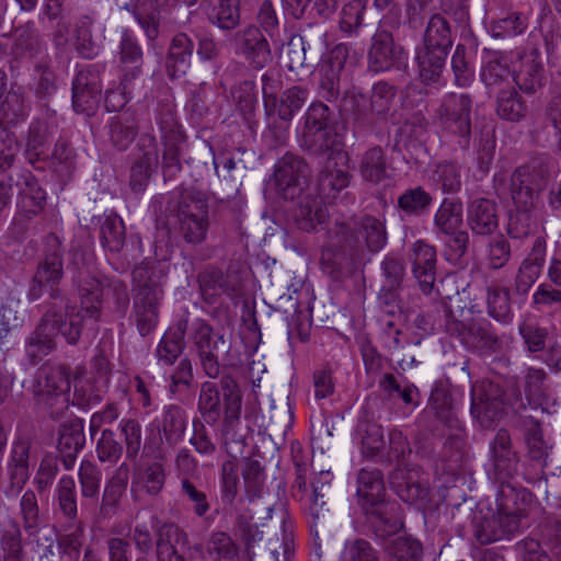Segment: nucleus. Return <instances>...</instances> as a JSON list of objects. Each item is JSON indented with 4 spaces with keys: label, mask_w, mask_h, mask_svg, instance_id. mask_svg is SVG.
Segmentation results:
<instances>
[{
    "label": "nucleus",
    "mask_w": 561,
    "mask_h": 561,
    "mask_svg": "<svg viewBox=\"0 0 561 561\" xmlns=\"http://www.w3.org/2000/svg\"><path fill=\"white\" fill-rule=\"evenodd\" d=\"M71 272L80 307L72 306L69 299L49 304L25 342V354L32 365L38 364L56 348L57 334H60L68 344L77 345L84 327L98 329V322L102 317L104 279L78 251L72 253Z\"/></svg>",
    "instance_id": "f257e3e1"
},
{
    "label": "nucleus",
    "mask_w": 561,
    "mask_h": 561,
    "mask_svg": "<svg viewBox=\"0 0 561 561\" xmlns=\"http://www.w3.org/2000/svg\"><path fill=\"white\" fill-rule=\"evenodd\" d=\"M388 241L385 220L373 215L336 219L327 232L320 264L323 273L339 280L352 273L369 253L381 251Z\"/></svg>",
    "instance_id": "f03ea898"
},
{
    "label": "nucleus",
    "mask_w": 561,
    "mask_h": 561,
    "mask_svg": "<svg viewBox=\"0 0 561 561\" xmlns=\"http://www.w3.org/2000/svg\"><path fill=\"white\" fill-rule=\"evenodd\" d=\"M218 381L201 385L197 409L205 423L216 424L221 415V435L227 453H242L245 438L239 433L241 424L242 392L230 373H220Z\"/></svg>",
    "instance_id": "7ed1b4c3"
},
{
    "label": "nucleus",
    "mask_w": 561,
    "mask_h": 561,
    "mask_svg": "<svg viewBox=\"0 0 561 561\" xmlns=\"http://www.w3.org/2000/svg\"><path fill=\"white\" fill-rule=\"evenodd\" d=\"M162 277V271L154 264L141 263L133 271V314L142 336L151 333L158 323Z\"/></svg>",
    "instance_id": "20e7f679"
},
{
    "label": "nucleus",
    "mask_w": 561,
    "mask_h": 561,
    "mask_svg": "<svg viewBox=\"0 0 561 561\" xmlns=\"http://www.w3.org/2000/svg\"><path fill=\"white\" fill-rule=\"evenodd\" d=\"M300 147L312 154L336 152L343 145V136L333 111L323 102L314 101L304 115L299 138Z\"/></svg>",
    "instance_id": "39448f33"
},
{
    "label": "nucleus",
    "mask_w": 561,
    "mask_h": 561,
    "mask_svg": "<svg viewBox=\"0 0 561 561\" xmlns=\"http://www.w3.org/2000/svg\"><path fill=\"white\" fill-rule=\"evenodd\" d=\"M169 210L186 243L201 244L206 240L210 222L208 198L205 193L193 187L182 188L178 196L169 202Z\"/></svg>",
    "instance_id": "423d86ee"
},
{
    "label": "nucleus",
    "mask_w": 561,
    "mask_h": 561,
    "mask_svg": "<svg viewBox=\"0 0 561 561\" xmlns=\"http://www.w3.org/2000/svg\"><path fill=\"white\" fill-rule=\"evenodd\" d=\"M444 312L445 332L449 336L458 339L468 351L479 355H491L503 350L504 341L489 320L484 318L460 320L447 306H445Z\"/></svg>",
    "instance_id": "0eeeda50"
},
{
    "label": "nucleus",
    "mask_w": 561,
    "mask_h": 561,
    "mask_svg": "<svg viewBox=\"0 0 561 561\" xmlns=\"http://www.w3.org/2000/svg\"><path fill=\"white\" fill-rule=\"evenodd\" d=\"M70 368L64 364L46 362L36 374L33 394L36 402L49 411L54 419L64 415L69 405Z\"/></svg>",
    "instance_id": "6e6552de"
},
{
    "label": "nucleus",
    "mask_w": 561,
    "mask_h": 561,
    "mask_svg": "<svg viewBox=\"0 0 561 561\" xmlns=\"http://www.w3.org/2000/svg\"><path fill=\"white\" fill-rule=\"evenodd\" d=\"M188 337L196 350L203 373L210 379L220 375V355L228 354L231 341L221 330H215L206 320L196 318L188 322Z\"/></svg>",
    "instance_id": "1a4fd4ad"
},
{
    "label": "nucleus",
    "mask_w": 561,
    "mask_h": 561,
    "mask_svg": "<svg viewBox=\"0 0 561 561\" xmlns=\"http://www.w3.org/2000/svg\"><path fill=\"white\" fill-rule=\"evenodd\" d=\"M551 160L545 154L531 157L511 176V196L516 207H535L550 180Z\"/></svg>",
    "instance_id": "9d476101"
},
{
    "label": "nucleus",
    "mask_w": 561,
    "mask_h": 561,
    "mask_svg": "<svg viewBox=\"0 0 561 561\" xmlns=\"http://www.w3.org/2000/svg\"><path fill=\"white\" fill-rule=\"evenodd\" d=\"M64 277V250L60 239L50 233L45 238V248L43 259L38 262L37 270L33 276L27 297L30 300H37L44 288L49 291L53 302H59L60 299H67L61 296L58 287Z\"/></svg>",
    "instance_id": "9b49d317"
},
{
    "label": "nucleus",
    "mask_w": 561,
    "mask_h": 561,
    "mask_svg": "<svg viewBox=\"0 0 561 561\" xmlns=\"http://www.w3.org/2000/svg\"><path fill=\"white\" fill-rule=\"evenodd\" d=\"M309 167L298 156L286 153L275 164L273 183L280 198L293 201L300 197L309 185Z\"/></svg>",
    "instance_id": "f8f14e48"
},
{
    "label": "nucleus",
    "mask_w": 561,
    "mask_h": 561,
    "mask_svg": "<svg viewBox=\"0 0 561 561\" xmlns=\"http://www.w3.org/2000/svg\"><path fill=\"white\" fill-rule=\"evenodd\" d=\"M523 432L528 465L522 474L528 483L546 480L545 468L552 445L545 439L541 424L534 417L523 420Z\"/></svg>",
    "instance_id": "ddd939ff"
},
{
    "label": "nucleus",
    "mask_w": 561,
    "mask_h": 561,
    "mask_svg": "<svg viewBox=\"0 0 561 561\" xmlns=\"http://www.w3.org/2000/svg\"><path fill=\"white\" fill-rule=\"evenodd\" d=\"M489 478L494 483L513 482L519 473V453L514 448L511 434L501 428L490 442Z\"/></svg>",
    "instance_id": "4468645a"
},
{
    "label": "nucleus",
    "mask_w": 561,
    "mask_h": 561,
    "mask_svg": "<svg viewBox=\"0 0 561 561\" xmlns=\"http://www.w3.org/2000/svg\"><path fill=\"white\" fill-rule=\"evenodd\" d=\"M472 96L469 93L451 92L447 94L439 107V117L445 128L459 138L461 148L469 146L471 136Z\"/></svg>",
    "instance_id": "2eb2a0df"
},
{
    "label": "nucleus",
    "mask_w": 561,
    "mask_h": 561,
    "mask_svg": "<svg viewBox=\"0 0 561 561\" xmlns=\"http://www.w3.org/2000/svg\"><path fill=\"white\" fill-rule=\"evenodd\" d=\"M186 424L187 416L183 408L176 404L164 407L161 419L157 421L158 437H148L146 447L157 453L159 458L165 457L170 449L184 439Z\"/></svg>",
    "instance_id": "dca6fc26"
},
{
    "label": "nucleus",
    "mask_w": 561,
    "mask_h": 561,
    "mask_svg": "<svg viewBox=\"0 0 561 561\" xmlns=\"http://www.w3.org/2000/svg\"><path fill=\"white\" fill-rule=\"evenodd\" d=\"M472 529L476 540L485 546L513 539L522 530V520L497 511L483 513L480 510L473 515Z\"/></svg>",
    "instance_id": "f3484780"
},
{
    "label": "nucleus",
    "mask_w": 561,
    "mask_h": 561,
    "mask_svg": "<svg viewBox=\"0 0 561 561\" xmlns=\"http://www.w3.org/2000/svg\"><path fill=\"white\" fill-rule=\"evenodd\" d=\"M101 64H92L78 71L72 81V107L76 113L91 116L95 113L103 90Z\"/></svg>",
    "instance_id": "a211bd4d"
},
{
    "label": "nucleus",
    "mask_w": 561,
    "mask_h": 561,
    "mask_svg": "<svg viewBox=\"0 0 561 561\" xmlns=\"http://www.w3.org/2000/svg\"><path fill=\"white\" fill-rule=\"evenodd\" d=\"M201 294L207 304H213L221 295L233 296L242 288V275L230 265L226 272L214 265H206L197 274Z\"/></svg>",
    "instance_id": "6ab92c4d"
},
{
    "label": "nucleus",
    "mask_w": 561,
    "mask_h": 561,
    "mask_svg": "<svg viewBox=\"0 0 561 561\" xmlns=\"http://www.w3.org/2000/svg\"><path fill=\"white\" fill-rule=\"evenodd\" d=\"M505 413L503 391L493 382H486L471 392V414L482 428H491Z\"/></svg>",
    "instance_id": "aec40b11"
},
{
    "label": "nucleus",
    "mask_w": 561,
    "mask_h": 561,
    "mask_svg": "<svg viewBox=\"0 0 561 561\" xmlns=\"http://www.w3.org/2000/svg\"><path fill=\"white\" fill-rule=\"evenodd\" d=\"M158 124L162 133V173L164 180L173 179L181 170V156L184 137L178 128L174 115L171 111L161 113Z\"/></svg>",
    "instance_id": "412c9836"
},
{
    "label": "nucleus",
    "mask_w": 561,
    "mask_h": 561,
    "mask_svg": "<svg viewBox=\"0 0 561 561\" xmlns=\"http://www.w3.org/2000/svg\"><path fill=\"white\" fill-rule=\"evenodd\" d=\"M362 507L367 526L377 538L386 540L402 529L403 522L397 502L382 500L373 504H362Z\"/></svg>",
    "instance_id": "4be33fe9"
},
{
    "label": "nucleus",
    "mask_w": 561,
    "mask_h": 561,
    "mask_svg": "<svg viewBox=\"0 0 561 561\" xmlns=\"http://www.w3.org/2000/svg\"><path fill=\"white\" fill-rule=\"evenodd\" d=\"M231 41L236 53L241 55L253 69H262L271 60L270 44L255 25H248L237 31Z\"/></svg>",
    "instance_id": "5701e85b"
},
{
    "label": "nucleus",
    "mask_w": 561,
    "mask_h": 561,
    "mask_svg": "<svg viewBox=\"0 0 561 561\" xmlns=\"http://www.w3.org/2000/svg\"><path fill=\"white\" fill-rule=\"evenodd\" d=\"M546 70L541 54L531 48L518 55L513 66V81L526 94H535L546 84Z\"/></svg>",
    "instance_id": "b1692460"
},
{
    "label": "nucleus",
    "mask_w": 561,
    "mask_h": 561,
    "mask_svg": "<svg viewBox=\"0 0 561 561\" xmlns=\"http://www.w3.org/2000/svg\"><path fill=\"white\" fill-rule=\"evenodd\" d=\"M405 60L404 48L396 44L390 32L382 30L373 36L368 51V68L370 71H388L404 64Z\"/></svg>",
    "instance_id": "393cba45"
},
{
    "label": "nucleus",
    "mask_w": 561,
    "mask_h": 561,
    "mask_svg": "<svg viewBox=\"0 0 561 561\" xmlns=\"http://www.w3.org/2000/svg\"><path fill=\"white\" fill-rule=\"evenodd\" d=\"M137 146L141 154L131 164L129 185L133 192L141 193L158 168L159 151L156 137L149 133L140 137Z\"/></svg>",
    "instance_id": "a878e982"
},
{
    "label": "nucleus",
    "mask_w": 561,
    "mask_h": 561,
    "mask_svg": "<svg viewBox=\"0 0 561 561\" xmlns=\"http://www.w3.org/2000/svg\"><path fill=\"white\" fill-rule=\"evenodd\" d=\"M18 213L13 219V225L21 226V229H24V221L31 220L44 209L46 193L28 171L21 174V181L18 182Z\"/></svg>",
    "instance_id": "bb28decb"
},
{
    "label": "nucleus",
    "mask_w": 561,
    "mask_h": 561,
    "mask_svg": "<svg viewBox=\"0 0 561 561\" xmlns=\"http://www.w3.org/2000/svg\"><path fill=\"white\" fill-rule=\"evenodd\" d=\"M499 205L492 198L476 197L467 204V226L478 237H488L499 229Z\"/></svg>",
    "instance_id": "cd10ccee"
},
{
    "label": "nucleus",
    "mask_w": 561,
    "mask_h": 561,
    "mask_svg": "<svg viewBox=\"0 0 561 561\" xmlns=\"http://www.w3.org/2000/svg\"><path fill=\"white\" fill-rule=\"evenodd\" d=\"M426 413L445 427H458L459 419L457 416V402L454 388L448 380H438L435 382L426 409Z\"/></svg>",
    "instance_id": "c85d7f7f"
},
{
    "label": "nucleus",
    "mask_w": 561,
    "mask_h": 561,
    "mask_svg": "<svg viewBox=\"0 0 561 561\" xmlns=\"http://www.w3.org/2000/svg\"><path fill=\"white\" fill-rule=\"evenodd\" d=\"M58 434L57 449L65 469L70 470L85 444L84 421L69 420L60 425Z\"/></svg>",
    "instance_id": "c756f323"
},
{
    "label": "nucleus",
    "mask_w": 561,
    "mask_h": 561,
    "mask_svg": "<svg viewBox=\"0 0 561 561\" xmlns=\"http://www.w3.org/2000/svg\"><path fill=\"white\" fill-rule=\"evenodd\" d=\"M497 484L496 511L512 517H517L523 522L528 516L529 507L533 504V494L527 489L513 482Z\"/></svg>",
    "instance_id": "7c9ffc66"
},
{
    "label": "nucleus",
    "mask_w": 561,
    "mask_h": 561,
    "mask_svg": "<svg viewBox=\"0 0 561 561\" xmlns=\"http://www.w3.org/2000/svg\"><path fill=\"white\" fill-rule=\"evenodd\" d=\"M195 44L184 32L176 33L169 45L164 67L170 79L184 76L191 67Z\"/></svg>",
    "instance_id": "2f4dec72"
},
{
    "label": "nucleus",
    "mask_w": 561,
    "mask_h": 561,
    "mask_svg": "<svg viewBox=\"0 0 561 561\" xmlns=\"http://www.w3.org/2000/svg\"><path fill=\"white\" fill-rule=\"evenodd\" d=\"M4 77L5 73L0 71V126L8 128L26 119L28 106L20 88L7 90Z\"/></svg>",
    "instance_id": "473e14b6"
},
{
    "label": "nucleus",
    "mask_w": 561,
    "mask_h": 561,
    "mask_svg": "<svg viewBox=\"0 0 561 561\" xmlns=\"http://www.w3.org/2000/svg\"><path fill=\"white\" fill-rule=\"evenodd\" d=\"M31 448L32 442L28 437H19L12 444L7 469L10 479L9 491L13 494L19 493L30 478Z\"/></svg>",
    "instance_id": "72a5a7b5"
},
{
    "label": "nucleus",
    "mask_w": 561,
    "mask_h": 561,
    "mask_svg": "<svg viewBox=\"0 0 561 561\" xmlns=\"http://www.w3.org/2000/svg\"><path fill=\"white\" fill-rule=\"evenodd\" d=\"M546 240L537 237L527 257L522 262L516 278L515 291L517 295H526L538 279L546 257Z\"/></svg>",
    "instance_id": "f704fd0d"
},
{
    "label": "nucleus",
    "mask_w": 561,
    "mask_h": 561,
    "mask_svg": "<svg viewBox=\"0 0 561 561\" xmlns=\"http://www.w3.org/2000/svg\"><path fill=\"white\" fill-rule=\"evenodd\" d=\"M105 130L110 145L117 151H126L139 131L136 115L129 111L114 115L106 122Z\"/></svg>",
    "instance_id": "c9c22d12"
},
{
    "label": "nucleus",
    "mask_w": 561,
    "mask_h": 561,
    "mask_svg": "<svg viewBox=\"0 0 561 561\" xmlns=\"http://www.w3.org/2000/svg\"><path fill=\"white\" fill-rule=\"evenodd\" d=\"M188 330V317H181L171 325L161 337L156 356L158 363L171 366L180 357L185 348V334Z\"/></svg>",
    "instance_id": "e433bc0d"
},
{
    "label": "nucleus",
    "mask_w": 561,
    "mask_h": 561,
    "mask_svg": "<svg viewBox=\"0 0 561 561\" xmlns=\"http://www.w3.org/2000/svg\"><path fill=\"white\" fill-rule=\"evenodd\" d=\"M413 273L421 289L430 294L435 283L436 251L422 240L412 247Z\"/></svg>",
    "instance_id": "4c0bfd02"
},
{
    "label": "nucleus",
    "mask_w": 561,
    "mask_h": 561,
    "mask_svg": "<svg viewBox=\"0 0 561 561\" xmlns=\"http://www.w3.org/2000/svg\"><path fill=\"white\" fill-rule=\"evenodd\" d=\"M449 49L421 46L416 49L415 60L419 77L424 84L436 83L446 69Z\"/></svg>",
    "instance_id": "58836bf2"
},
{
    "label": "nucleus",
    "mask_w": 561,
    "mask_h": 561,
    "mask_svg": "<svg viewBox=\"0 0 561 561\" xmlns=\"http://www.w3.org/2000/svg\"><path fill=\"white\" fill-rule=\"evenodd\" d=\"M202 7L208 22L221 31H232L241 23L240 0H205Z\"/></svg>",
    "instance_id": "ea45409f"
},
{
    "label": "nucleus",
    "mask_w": 561,
    "mask_h": 561,
    "mask_svg": "<svg viewBox=\"0 0 561 561\" xmlns=\"http://www.w3.org/2000/svg\"><path fill=\"white\" fill-rule=\"evenodd\" d=\"M158 561H185L181 548L187 545L186 534L173 523H164L158 529L157 537Z\"/></svg>",
    "instance_id": "a19ab883"
},
{
    "label": "nucleus",
    "mask_w": 561,
    "mask_h": 561,
    "mask_svg": "<svg viewBox=\"0 0 561 561\" xmlns=\"http://www.w3.org/2000/svg\"><path fill=\"white\" fill-rule=\"evenodd\" d=\"M350 179L348 171L329 158L318 176V193L321 201L333 203L337 194L348 186Z\"/></svg>",
    "instance_id": "79ce46f5"
},
{
    "label": "nucleus",
    "mask_w": 561,
    "mask_h": 561,
    "mask_svg": "<svg viewBox=\"0 0 561 561\" xmlns=\"http://www.w3.org/2000/svg\"><path fill=\"white\" fill-rule=\"evenodd\" d=\"M128 477L129 467L126 462H123L105 484L100 505V515L102 517L110 518L117 513L127 488Z\"/></svg>",
    "instance_id": "37998d69"
},
{
    "label": "nucleus",
    "mask_w": 561,
    "mask_h": 561,
    "mask_svg": "<svg viewBox=\"0 0 561 561\" xmlns=\"http://www.w3.org/2000/svg\"><path fill=\"white\" fill-rule=\"evenodd\" d=\"M309 98V89L305 85L287 88L271 106V116L276 115L287 125L298 113Z\"/></svg>",
    "instance_id": "c03bdc74"
},
{
    "label": "nucleus",
    "mask_w": 561,
    "mask_h": 561,
    "mask_svg": "<svg viewBox=\"0 0 561 561\" xmlns=\"http://www.w3.org/2000/svg\"><path fill=\"white\" fill-rule=\"evenodd\" d=\"M481 68V80L486 87H497L510 78L513 79V69L508 57L502 51L485 50Z\"/></svg>",
    "instance_id": "a18cd8bd"
},
{
    "label": "nucleus",
    "mask_w": 561,
    "mask_h": 561,
    "mask_svg": "<svg viewBox=\"0 0 561 561\" xmlns=\"http://www.w3.org/2000/svg\"><path fill=\"white\" fill-rule=\"evenodd\" d=\"M529 113V107L515 88L501 89L496 95V114L500 118L519 123L524 121Z\"/></svg>",
    "instance_id": "49530a36"
},
{
    "label": "nucleus",
    "mask_w": 561,
    "mask_h": 561,
    "mask_svg": "<svg viewBox=\"0 0 561 561\" xmlns=\"http://www.w3.org/2000/svg\"><path fill=\"white\" fill-rule=\"evenodd\" d=\"M46 50L45 43L34 24L27 23L16 30L15 41L11 53L15 59H32Z\"/></svg>",
    "instance_id": "de8ad7c7"
},
{
    "label": "nucleus",
    "mask_w": 561,
    "mask_h": 561,
    "mask_svg": "<svg viewBox=\"0 0 561 561\" xmlns=\"http://www.w3.org/2000/svg\"><path fill=\"white\" fill-rule=\"evenodd\" d=\"M486 311L500 323L507 324L513 320L510 288L500 284H491L486 288Z\"/></svg>",
    "instance_id": "09e8293b"
},
{
    "label": "nucleus",
    "mask_w": 561,
    "mask_h": 561,
    "mask_svg": "<svg viewBox=\"0 0 561 561\" xmlns=\"http://www.w3.org/2000/svg\"><path fill=\"white\" fill-rule=\"evenodd\" d=\"M462 203L457 198H444L434 215V228L438 234L451 233L462 225Z\"/></svg>",
    "instance_id": "8fccbe9b"
},
{
    "label": "nucleus",
    "mask_w": 561,
    "mask_h": 561,
    "mask_svg": "<svg viewBox=\"0 0 561 561\" xmlns=\"http://www.w3.org/2000/svg\"><path fill=\"white\" fill-rule=\"evenodd\" d=\"M546 376L542 369L528 368L525 376V393L530 407L551 413L550 408L554 405V400L551 401L545 392Z\"/></svg>",
    "instance_id": "3c124183"
},
{
    "label": "nucleus",
    "mask_w": 561,
    "mask_h": 561,
    "mask_svg": "<svg viewBox=\"0 0 561 561\" xmlns=\"http://www.w3.org/2000/svg\"><path fill=\"white\" fill-rule=\"evenodd\" d=\"M131 7L133 14L147 38L154 41L160 28L159 0H136Z\"/></svg>",
    "instance_id": "603ef678"
},
{
    "label": "nucleus",
    "mask_w": 561,
    "mask_h": 561,
    "mask_svg": "<svg viewBox=\"0 0 561 561\" xmlns=\"http://www.w3.org/2000/svg\"><path fill=\"white\" fill-rule=\"evenodd\" d=\"M386 561H422L423 546L411 536H400L385 547Z\"/></svg>",
    "instance_id": "864d4df0"
},
{
    "label": "nucleus",
    "mask_w": 561,
    "mask_h": 561,
    "mask_svg": "<svg viewBox=\"0 0 561 561\" xmlns=\"http://www.w3.org/2000/svg\"><path fill=\"white\" fill-rule=\"evenodd\" d=\"M357 494L362 504H373L383 500L385 485L379 469L364 468L357 478Z\"/></svg>",
    "instance_id": "5fc2aeb1"
},
{
    "label": "nucleus",
    "mask_w": 561,
    "mask_h": 561,
    "mask_svg": "<svg viewBox=\"0 0 561 561\" xmlns=\"http://www.w3.org/2000/svg\"><path fill=\"white\" fill-rule=\"evenodd\" d=\"M432 195L422 186L408 188L398 197V209L402 216L420 217L424 215L431 204Z\"/></svg>",
    "instance_id": "6e6d98bb"
},
{
    "label": "nucleus",
    "mask_w": 561,
    "mask_h": 561,
    "mask_svg": "<svg viewBox=\"0 0 561 561\" xmlns=\"http://www.w3.org/2000/svg\"><path fill=\"white\" fill-rule=\"evenodd\" d=\"M327 217L325 209L314 198L305 197L295 209L294 219L297 228L311 232L321 225Z\"/></svg>",
    "instance_id": "4d7b16f0"
},
{
    "label": "nucleus",
    "mask_w": 561,
    "mask_h": 561,
    "mask_svg": "<svg viewBox=\"0 0 561 561\" xmlns=\"http://www.w3.org/2000/svg\"><path fill=\"white\" fill-rule=\"evenodd\" d=\"M100 239L105 250L119 253L126 239L123 219L117 215L106 216L101 224Z\"/></svg>",
    "instance_id": "13d9d810"
},
{
    "label": "nucleus",
    "mask_w": 561,
    "mask_h": 561,
    "mask_svg": "<svg viewBox=\"0 0 561 561\" xmlns=\"http://www.w3.org/2000/svg\"><path fill=\"white\" fill-rule=\"evenodd\" d=\"M422 46L449 49L453 35L448 21L440 14H434L425 28Z\"/></svg>",
    "instance_id": "bf43d9fd"
},
{
    "label": "nucleus",
    "mask_w": 561,
    "mask_h": 561,
    "mask_svg": "<svg viewBox=\"0 0 561 561\" xmlns=\"http://www.w3.org/2000/svg\"><path fill=\"white\" fill-rule=\"evenodd\" d=\"M359 171L362 176L371 183H379L388 176L386 157L381 147H371L363 154Z\"/></svg>",
    "instance_id": "052dcab7"
},
{
    "label": "nucleus",
    "mask_w": 561,
    "mask_h": 561,
    "mask_svg": "<svg viewBox=\"0 0 561 561\" xmlns=\"http://www.w3.org/2000/svg\"><path fill=\"white\" fill-rule=\"evenodd\" d=\"M529 18L523 12H511L505 18L490 24V33L495 38L518 36L528 28Z\"/></svg>",
    "instance_id": "680f3d73"
},
{
    "label": "nucleus",
    "mask_w": 561,
    "mask_h": 561,
    "mask_svg": "<svg viewBox=\"0 0 561 561\" xmlns=\"http://www.w3.org/2000/svg\"><path fill=\"white\" fill-rule=\"evenodd\" d=\"M229 454L232 455V458L224 461L220 469V492L222 503L231 507L238 494L239 467L236 458L237 453Z\"/></svg>",
    "instance_id": "e2e57ef3"
},
{
    "label": "nucleus",
    "mask_w": 561,
    "mask_h": 561,
    "mask_svg": "<svg viewBox=\"0 0 561 561\" xmlns=\"http://www.w3.org/2000/svg\"><path fill=\"white\" fill-rule=\"evenodd\" d=\"M242 477L250 500L262 496L265 484L264 468L257 459L247 457L243 460Z\"/></svg>",
    "instance_id": "0e129e2a"
},
{
    "label": "nucleus",
    "mask_w": 561,
    "mask_h": 561,
    "mask_svg": "<svg viewBox=\"0 0 561 561\" xmlns=\"http://www.w3.org/2000/svg\"><path fill=\"white\" fill-rule=\"evenodd\" d=\"M207 552L211 561H237L239 548L229 534L215 531L207 542Z\"/></svg>",
    "instance_id": "69168bd1"
},
{
    "label": "nucleus",
    "mask_w": 561,
    "mask_h": 561,
    "mask_svg": "<svg viewBox=\"0 0 561 561\" xmlns=\"http://www.w3.org/2000/svg\"><path fill=\"white\" fill-rule=\"evenodd\" d=\"M92 24L93 19L89 15H82L75 24V47L83 58H93L98 54V46L92 39Z\"/></svg>",
    "instance_id": "338daca9"
},
{
    "label": "nucleus",
    "mask_w": 561,
    "mask_h": 561,
    "mask_svg": "<svg viewBox=\"0 0 561 561\" xmlns=\"http://www.w3.org/2000/svg\"><path fill=\"white\" fill-rule=\"evenodd\" d=\"M433 179L443 193H456L461 187L460 167L454 162L438 163L434 170Z\"/></svg>",
    "instance_id": "774afa93"
}]
</instances>
